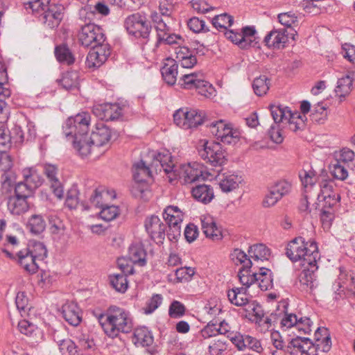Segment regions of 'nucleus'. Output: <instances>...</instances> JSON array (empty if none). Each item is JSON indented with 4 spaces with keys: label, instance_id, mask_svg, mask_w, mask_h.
<instances>
[{
    "label": "nucleus",
    "instance_id": "nucleus-35",
    "mask_svg": "<svg viewBox=\"0 0 355 355\" xmlns=\"http://www.w3.org/2000/svg\"><path fill=\"white\" fill-rule=\"evenodd\" d=\"M27 227L32 234L37 235L44 231L46 228V221L42 216L34 214L29 218Z\"/></svg>",
    "mask_w": 355,
    "mask_h": 355
},
{
    "label": "nucleus",
    "instance_id": "nucleus-51",
    "mask_svg": "<svg viewBox=\"0 0 355 355\" xmlns=\"http://www.w3.org/2000/svg\"><path fill=\"white\" fill-rule=\"evenodd\" d=\"M310 117L313 122L318 124L323 123L327 117V112L326 107L320 104H318L311 111Z\"/></svg>",
    "mask_w": 355,
    "mask_h": 355
},
{
    "label": "nucleus",
    "instance_id": "nucleus-20",
    "mask_svg": "<svg viewBox=\"0 0 355 355\" xmlns=\"http://www.w3.org/2000/svg\"><path fill=\"white\" fill-rule=\"evenodd\" d=\"M340 199V196L333 195L331 198H321L318 199V209L321 211V220L323 223L330 222L333 218V211L332 208L339 202Z\"/></svg>",
    "mask_w": 355,
    "mask_h": 355
},
{
    "label": "nucleus",
    "instance_id": "nucleus-10",
    "mask_svg": "<svg viewBox=\"0 0 355 355\" xmlns=\"http://www.w3.org/2000/svg\"><path fill=\"white\" fill-rule=\"evenodd\" d=\"M209 128L211 134L224 144H232L239 141V131L234 130L230 124L223 120L211 123Z\"/></svg>",
    "mask_w": 355,
    "mask_h": 355
},
{
    "label": "nucleus",
    "instance_id": "nucleus-5",
    "mask_svg": "<svg viewBox=\"0 0 355 355\" xmlns=\"http://www.w3.org/2000/svg\"><path fill=\"white\" fill-rule=\"evenodd\" d=\"M127 32L137 38L148 39L152 26L146 17L141 12L128 15L124 21Z\"/></svg>",
    "mask_w": 355,
    "mask_h": 355
},
{
    "label": "nucleus",
    "instance_id": "nucleus-41",
    "mask_svg": "<svg viewBox=\"0 0 355 355\" xmlns=\"http://www.w3.org/2000/svg\"><path fill=\"white\" fill-rule=\"evenodd\" d=\"M352 85V79L349 76L339 78L335 89L336 95L340 97H345L351 92Z\"/></svg>",
    "mask_w": 355,
    "mask_h": 355
},
{
    "label": "nucleus",
    "instance_id": "nucleus-33",
    "mask_svg": "<svg viewBox=\"0 0 355 355\" xmlns=\"http://www.w3.org/2000/svg\"><path fill=\"white\" fill-rule=\"evenodd\" d=\"M248 254L254 261H263L268 260L270 256V250L264 244L259 243L250 246Z\"/></svg>",
    "mask_w": 355,
    "mask_h": 355
},
{
    "label": "nucleus",
    "instance_id": "nucleus-29",
    "mask_svg": "<svg viewBox=\"0 0 355 355\" xmlns=\"http://www.w3.org/2000/svg\"><path fill=\"white\" fill-rule=\"evenodd\" d=\"M128 257L132 262L139 263L140 266H144L146 263V252L141 243H133L129 247Z\"/></svg>",
    "mask_w": 355,
    "mask_h": 355
},
{
    "label": "nucleus",
    "instance_id": "nucleus-12",
    "mask_svg": "<svg viewBox=\"0 0 355 355\" xmlns=\"http://www.w3.org/2000/svg\"><path fill=\"white\" fill-rule=\"evenodd\" d=\"M145 228L150 238L157 243H162L165 238L166 225L155 215L146 218Z\"/></svg>",
    "mask_w": 355,
    "mask_h": 355
},
{
    "label": "nucleus",
    "instance_id": "nucleus-40",
    "mask_svg": "<svg viewBox=\"0 0 355 355\" xmlns=\"http://www.w3.org/2000/svg\"><path fill=\"white\" fill-rule=\"evenodd\" d=\"M55 55L60 62L71 64L74 62V58L71 52L65 45L56 46L55 49Z\"/></svg>",
    "mask_w": 355,
    "mask_h": 355
},
{
    "label": "nucleus",
    "instance_id": "nucleus-55",
    "mask_svg": "<svg viewBox=\"0 0 355 355\" xmlns=\"http://www.w3.org/2000/svg\"><path fill=\"white\" fill-rule=\"evenodd\" d=\"M101 208V211L100 212L101 218L106 221L112 220L119 214V209L116 206L111 205V206H103Z\"/></svg>",
    "mask_w": 355,
    "mask_h": 355
},
{
    "label": "nucleus",
    "instance_id": "nucleus-22",
    "mask_svg": "<svg viewBox=\"0 0 355 355\" xmlns=\"http://www.w3.org/2000/svg\"><path fill=\"white\" fill-rule=\"evenodd\" d=\"M62 313L64 320L74 327L78 326L81 322L80 309L76 303L67 302L62 307Z\"/></svg>",
    "mask_w": 355,
    "mask_h": 355
},
{
    "label": "nucleus",
    "instance_id": "nucleus-25",
    "mask_svg": "<svg viewBox=\"0 0 355 355\" xmlns=\"http://www.w3.org/2000/svg\"><path fill=\"white\" fill-rule=\"evenodd\" d=\"M7 206L10 212L13 215H20L27 211L29 209L28 200L15 196L8 197Z\"/></svg>",
    "mask_w": 355,
    "mask_h": 355
},
{
    "label": "nucleus",
    "instance_id": "nucleus-26",
    "mask_svg": "<svg viewBox=\"0 0 355 355\" xmlns=\"http://www.w3.org/2000/svg\"><path fill=\"white\" fill-rule=\"evenodd\" d=\"M201 223L202 229L207 237L211 239L213 241H218L222 239V232L218 228L212 218L205 217L201 219Z\"/></svg>",
    "mask_w": 355,
    "mask_h": 355
},
{
    "label": "nucleus",
    "instance_id": "nucleus-34",
    "mask_svg": "<svg viewBox=\"0 0 355 355\" xmlns=\"http://www.w3.org/2000/svg\"><path fill=\"white\" fill-rule=\"evenodd\" d=\"M24 250H28L29 253L37 261H42L47 255V250L45 245L42 243L35 240L30 241L27 248Z\"/></svg>",
    "mask_w": 355,
    "mask_h": 355
},
{
    "label": "nucleus",
    "instance_id": "nucleus-45",
    "mask_svg": "<svg viewBox=\"0 0 355 355\" xmlns=\"http://www.w3.org/2000/svg\"><path fill=\"white\" fill-rule=\"evenodd\" d=\"M250 336V335L242 334L240 332L228 334V338H230L239 350H245L247 349Z\"/></svg>",
    "mask_w": 355,
    "mask_h": 355
},
{
    "label": "nucleus",
    "instance_id": "nucleus-9",
    "mask_svg": "<svg viewBox=\"0 0 355 355\" xmlns=\"http://www.w3.org/2000/svg\"><path fill=\"white\" fill-rule=\"evenodd\" d=\"M200 156L214 166H220L227 162L226 153L218 142L205 141L202 148L198 150Z\"/></svg>",
    "mask_w": 355,
    "mask_h": 355
},
{
    "label": "nucleus",
    "instance_id": "nucleus-60",
    "mask_svg": "<svg viewBox=\"0 0 355 355\" xmlns=\"http://www.w3.org/2000/svg\"><path fill=\"white\" fill-rule=\"evenodd\" d=\"M10 131L3 127L0 128V150L9 149L12 144Z\"/></svg>",
    "mask_w": 355,
    "mask_h": 355
},
{
    "label": "nucleus",
    "instance_id": "nucleus-64",
    "mask_svg": "<svg viewBox=\"0 0 355 355\" xmlns=\"http://www.w3.org/2000/svg\"><path fill=\"white\" fill-rule=\"evenodd\" d=\"M194 273V269L190 267L180 268L175 270V276L178 282L188 281Z\"/></svg>",
    "mask_w": 355,
    "mask_h": 355
},
{
    "label": "nucleus",
    "instance_id": "nucleus-63",
    "mask_svg": "<svg viewBox=\"0 0 355 355\" xmlns=\"http://www.w3.org/2000/svg\"><path fill=\"white\" fill-rule=\"evenodd\" d=\"M12 167V160L6 150H0V170L6 172Z\"/></svg>",
    "mask_w": 355,
    "mask_h": 355
},
{
    "label": "nucleus",
    "instance_id": "nucleus-54",
    "mask_svg": "<svg viewBox=\"0 0 355 355\" xmlns=\"http://www.w3.org/2000/svg\"><path fill=\"white\" fill-rule=\"evenodd\" d=\"M320 193L318 196V199L321 198H331L333 195L340 196L339 193L334 189L332 182L322 181L320 184Z\"/></svg>",
    "mask_w": 355,
    "mask_h": 355
},
{
    "label": "nucleus",
    "instance_id": "nucleus-50",
    "mask_svg": "<svg viewBox=\"0 0 355 355\" xmlns=\"http://www.w3.org/2000/svg\"><path fill=\"white\" fill-rule=\"evenodd\" d=\"M34 191L31 186H28L25 182H19L15 185V196L28 200L33 194Z\"/></svg>",
    "mask_w": 355,
    "mask_h": 355
},
{
    "label": "nucleus",
    "instance_id": "nucleus-62",
    "mask_svg": "<svg viewBox=\"0 0 355 355\" xmlns=\"http://www.w3.org/2000/svg\"><path fill=\"white\" fill-rule=\"evenodd\" d=\"M162 302V297L159 294H155L146 302V307L145 308V313H152Z\"/></svg>",
    "mask_w": 355,
    "mask_h": 355
},
{
    "label": "nucleus",
    "instance_id": "nucleus-28",
    "mask_svg": "<svg viewBox=\"0 0 355 355\" xmlns=\"http://www.w3.org/2000/svg\"><path fill=\"white\" fill-rule=\"evenodd\" d=\"M153 336L146 327L137 328L135 330L132 343L137 346L148 347L153 343Z\"/></svg>",
    "mask_w": 355,
    "mask_h": 355
},
{
    "label": "nucleus",
    "instance_id": "nucleus-59",
    "mask_svg": "<svg viewBox=\"0 0 355 355\" xmlns=\"http://www.w3.org/2000/svg\"><path fill=\"white\" fill-rule=\"evenodd\" d=\"M232 260L236 265L241 264L242 268H245L246 261H252L248 258V255L241 250L235 249L230 254Z\"/></svg>",
    "mask_w": 355,
    "mask_h": 355
},
{
    "label": "nucleus",
    "instance_id": "nucleus-47",
    "mask_svg": "<svg viewBox=\"0 0 355 355\" xmlns=\"http://www.w3.org/2000/svg\"><path fill=\"white\" fill-rule=\"evenodd\" d=\"M15 303L21 316L27 315L28 311L31 309V306L28 303V298L25 292L20 291L17 293Z\"/></svg>",
    "mask_w": 355,
    "mask_h": 355
},
{
    "label": "nucleus",
    "instance_id": "nucleus-46",
    "mask_svg": "<svg viewBox=\"0 0 355 355\" xmlns=\"http://www.w3.org/2000/svg\"><path fill=\"white\" fill-rule=\"evenodd\" d=\"M336 161L354 169L355 168V153L349 148H343L340 153L339 158Z\"/></svg>",
    "mask_w": 355,
    "mask_h": 355
},
{
    "label": "nucleus",
    "instance_id": "nucleus-30",
    "mask_svg": "<svg viewBox=\"0 0 355 355\" xmlns=\"http://www.w3.org/2000/svg\"><path fill=\"white\" fill-rule=\"evenodd\" d=\"M243 181L241 176L236 174H228L220 180L219 186L223 192H230L236 189Z\"/></svg>",
    "mask_w": 355,
    "mask_h": 355
},
{
    "label": "nucleus",
    "instance_id": "nucleus-2",
    "mask_svg": "<svg viewBox=\"0 0 355 355\" xmlns=\"http://www.w3.org/2000/svg\"><path fill=\"white\" fill-rule=\"evenodd\" d=\"M161 168L168 175L169 181L180 179L183 184H191L200 178L204 179L202 167L198 163H189L176 165L173 163L172 156L168 151L158 153L153 166Z\"/></svg>",
    "mask_w": 355,
    "mask_h": 355
},
{
    "label": "nucleus",
    "instance_id": "nucleus-53",
    "mask_svg": "<svg viewBox=\"0 0 355 355\" xmlns=\"http://www.w3.org/2000/svg\"><path fill=\"white\" fill-rule=\"evenodd\" d=\"M188 27L193 33H206L209 29L206 26L205 21L200 19L198 17H193L191 18L187 23Z\"/></svg>",
    "mask_w": 355,
    "mask_h": 355
},
{
    "label": "nucleus",
    "instance_id": "nucleus-43",
    "mask_svg": "<svg viewBox=\"0 0 355 355\" xmlns=\"http://www.w3.org/2000/svg\"><path fill=\"white\" fill-rule=\"evenodd\" d=\"M278 19L281 24L284 25L287 28H290V35H292L293 40H295L294 35L297 32L291 28L293 24H295L297 21V17L295 13L292 12H283L278 15Z\"/></svg>",
    "mask_w": 355,
    "mask_h": 355
},
{
    "label": "nucleus",
    "instance_id": "nucleus-4",
    "mask_svg": "<svg viewBox=\"0 0 355 355\" xmlns=\"http://www.w3.org/2000/svg\"><path fill=\"white\" fill-rule=\"evenodd\" d=\"M286 254L293 262L300 261L302 266L317 262L320 257L317 243L313 241L306 242L302 236L288 243Z\"/></svg>",
    "mask_w": 355,
    "mask_h": 355
},
{
    "label": "nucleus",
    "instance_id": "nucleus-3",
    "mask_svg": "<svg viewBox=\"0 0 355 355\" xmlns=\"http://www.w3.org/2000/svg\"><path fill=\"white\" fill-rule=\"evenodd\" d=\"M99 322L105 333L110 337H116L119 332L129 333L133 328L130 313L116 306H110L107 313L101 315Z\"/></svg>",
    "mask_w": 355,
    "mask_h": 355
},
{
    "label": "nucleus",
    "instance_id": "nucleus-7",
    "mask_svg": "<svg viewBox=\"0 0 355 355\" xmlns=\"http://www.w3.org/2000/svg\"><path fill=\"white\" fill-rule=\"evenodd\" d=\"M180 85L187 89H195L199 94L206 98L210 97L215 92L212 85L196 73L183 75L179 81Z\"/></svg>",
    "mask_w": 355,
    "mask_h": 355
},
{
    "label": "nucleus",
    "instance_id": "nucleus-1",
    "mask_svg": "<svg viewBox=\"0 0 355 355\" xmlns=\"http://www.w3.org/2000/svg\"><path fill=\"white\" fill-rule=\"evenodd\" d=\"M90 120V115L83 112L68 118L62 127L64 135L71 140L82 157H87L92 153L96 155L101 153L98 150L107 145L111 138L110 130L103 124H98L88 137Z\"/></svg>",
    "mask_w": 355,
    "mask_h": 355
},
{
    "label": "nucleus",
    "instance_id": "nucleus-14",
    "mask_svg": "<svg viewBox=\"0 0 355 355\" xmlns=\"http://www.w3.org/2000/svg\"><path fill=\"white\" fill-rule=\"evenodd\" d=\"M125 105L119 103H106L98 105L94 109V113L101 119L105 121H114L119 119L123 114Z\"/></svg>",
    "mask_w": 355,
    "mask_h": 355
},
{
    "label": "nucleus",
    "instance_id": "nucleus-37",
    "mask_svg": "<svg viewBox=\"0 0 355 355\" xmlns=\"http://www.w3.org/2000/svg\"><path fill=\"white\" fill-rule=\"evenodd\" d=\"M163 217L167 224H172L173 222L182 223L183 214L178 207L168 206L164 209Z\"/></svg>",
    "mask_w": 355,
    "mask_h": 355
},
{
    "label": "nucleus",
    "instance_id": "nucleus-52",
    "mask_svg": "<svg viewBox=\"0 0 355 355\" xmlns=\"http://www.w3.org/2000/svg\"><path fill=\"white\" fill-rule=\"evenodd\" d=\"M330 169L332 175L338 180H344L348 176L346 166L339 162L336 161L334 164H332Z\"/></svg>",
    "mask_w": 355,
    "mask_h": 355
},
{
    "label": "nucleus",
    "instance_id": "nucleus-39",
    "mask_svg": "<svg viewBox=\"0 0 355 355\" xmlns=\"http://www.w3.org/2000/svg\"><path fill=\"white\" fill-rule=\"evenodd\" d=\"M270 80L266 76H260L254 80L252 87L257 96H263L267 93L270 88Z\"/></svg>",
    "mask_w": 355,
    "mask_h": 355
},
{
    "label": "nucleus",
    "instance_id": "nucleus-58",
    "mask_svg": "<svg viewBox=\"0 0 355 355\" xmlns=\"http://www.w3.org/2000/svg\"><path fill=\"white\" fill-rule=\"evenodd\" d=\"M225 37L234 44H237L241 49H246V44L243 40V37H241V33L234 32L232 30H227L224 32Z\"/></svg>",
    "mask_w": 355,
    "mask_h": 355
},
{
    "label": "nucleus",
    "instance_id": "nucleus-31",
    "mask_svg": "<svg viewBox=\"0 0 355 355\" xmlns=\"http://www.w3.org/2000/svg\"><path fill=\"white\" fill-rule=\"evenodd\" d=\"M252 266V261H246V265L245 268H241L238 273V277L239 278L240 282L245 286L247 288L250 287V285L256 282L257 280L256 277V272H253L251 273L250 268Z\"/></svg>",
    "mask_w": 355,
    "mask_h": 355
},
{
    "label": "nucleus",
    "instance_id": "nucleus-57",
    "mask_svg": "<svg viewBox=\"0 0 355 355\" xmlns=\"http://www.w3.org/2000/svg\"><path fill=\"white\" fill-rule=\"evenodd\" d=\"M78 15L80 20L82 21L85 24L91 23L95 17V11L93 10V8L90 5H86L79 10Z\"/></svg>",
    "mask_w": 355,
    "mask_h": 355
},
{
    "label": "nucleus",
    "instance_id": "nucleus-44",
    "mask_svg": "<svg viewBox=\"0 0 355 355\" xmlns=\"http://www.w3.org/2000/svg\"><path fill=\"white\" fill-rule=\"evenodd\" d=\"M320 332L323 334L322 339L320 341H315V352L319 350L322 352H328L331 348V340L328 329H320Z\"/></svg>",
    "mask_w": 355,
    "mask_h": 355
},
{
    "label": "nucleus",
    "instance_id": "nucleus-6",
    "mask_svg": "<svg viewBox=\"0 0 355 355\" xmlns=\"http://www.w3.org/2000/svg\"><path fill=\"white\" fill-rule=\"evenodd\" d=\"M80 26L78 40L83 46L94 48L106 44L105 35L100 26L93 23Z\"/></svg>",
    "mask_w": 355,
    "mask_h": 355
},
{
    "label": "nucleus",
    "instance_id": "nucleus-21",
    "mask_svg": "<svg viewBox=\"0 0 355 355\" xmlns=\"http://www.w3.org/2000/svg\"><path fill=\"white\" fill-rule=\"evenodd\" d=\"M175 61L178 62L183 68L191 69L197 63V59L189 48L184 46H180L175 48Z\"/></svg>",
    "mask_w": 355,
    "mask_h": 355
},
{
    "label": "nucleus",
    "instance_id": "nucleus-61",
    "mask_svg": "<svg viewBox=\"0 0 355 355\" xmlns=\"http://www.w3.org/2000/svg\"><path fill=\"white\" fill-rule=\"evenodd\" d=\"M181 223L173 222L172 224H168V231L167 237L171 241H177L181 236Z\"/></svg>",
    "mask_w": 355,
    "mask_h": 355
},
{
    "label": "nucleus",
    "instance_id": "nucleus-38",
    "mask_svg": "<svg viewBox=\"0 0 355 355\" xmlns=\"http://www.w3.org/2000/svg\"><path fill=\"white\" fill-rule=\"evenodd\" d=\"M233 22V17L227 13L216 15L211 20V24L214 27L218 30L222 29L224 32L227 31V27L231 26Z\"/></svg>",
    "mask_w": 355,
    "mask_h": 355
},
{
    "label": "nucleus",
    "instance_id": "nucleus-19",
    "mask_svg": "<svg viewBox=\"0 0 355 355\" xmlns=\"http://www.w3.org/2000/svg\"><path fill=\"white\" fill-rule=\"evenodd\" d=\"M63 13L62 8L55 4H51L48 9L41 15V20L50 28L58 27L62 21Z\"/></svg>",
    "mask_w": 355,
    "mask_h": 355
},
{
    "label": "nucleus",
    "instance_id": "nucleus-17",
    "mask_svg": "<svg viewBox=\"0 0 355 355\" xmlns=\"http://www.w3.org/2000/svg\"><path fill=\"white\" fill-rule=\"evenodd\" d=\"M157 155H153L154 158L150 166H146L145 162L141 160L139 162L135 163L132 167V175L134 180L137 182H142L146 181L147 178H151L152 169H155L156 172L158 171L160 172L163 170L159 164L157 167L153 166V162L155 160Z\"/></svg>",
    "mask_w": 355,
    "mask_h": 355
},
{
    "label": "nucleus",
    "instance_id": "nucleus-32",
    "mask_svg": "<svg viewBox=\"0 0 355 355\" xmlns=\"http://www.w3.org/2000/svg\"><path fill=\"white\" fill-rule=\"evenodd\" d=\"M256 277L257 279L256 282H258L259 286L262 291H267L272 287V272L270 270L260 267L259 272H256Z\"/></svg>",
    "mask_w": 355,
    "mask_h": 355
},
{
    "label": "nucleus",
    "instance_id": "nucleus-36",
    "mask_svg": "<svg viewBox=\"0 0 355 355\" xmlns=\"http://www.w3.org/2000/svg\"><path fill=\"white\" fill-rule=\"evenodd\" d=\"M24 182L28 186H31V189L35 191V189L42 184V180L38 175L36 170L30 168L23 170Z\"/></svg>",
    "mask_w": 355,
    "mask_h": 355
},
{
    "label": "nucleus",
    "instance_id": "nucleus-16",
    "mask_svg": "<svg viewBox=\"0 0 355 355\" xmlns=\"http://www.w3.org/2000/svg\"><path fill=\"white\" fill-rule=\"evenodd\" d=\"M119 266L121 270V273L110 275L109 279L113 288L118 292L125 293L128 287L126 277L128 275L132 274L134 269L132 266H125L122 263H119Z\"/></svg>",
    "mask_w": 355,
    "mask_h": 355
},
{
    "label": "nucleus",
    "instance_id": "nucleus-42",
    "mask_svg": "<svg viewBox=\"0 0 355 355\" xmlns=\"http://www.w3.org/2000/svg\"><path fill=\"white\" fill-rule=\"evenodd\" d=\"M270 112L275 123L287 121L289 117V114L292 113L287 107H283L280 105H271Z\"/></svg>",
    "mask_w": 355,
    "mask_h": 355
},
{
    "label": "nucleus",
    "instance_id": "nucleus-24",
    "mask_svg": "<svg viewBox=\"0 0 355 355\" xmlns=\"http://www.w3.org/2000/svg\"><path fill=\"white\" fill-rule=\"evenodd\" d=\"M193 197L204 204L209 203L214 198V189L210 185L199 184L191 190Z\"/></svg>",
    "mask_w": 355,
    "mask_h": 355
},
{
    "label": "nucleus",
    "instance_id": "nucleus-15",
    "mask_svg": "<svg viewBox=\"0 0 355 355\" xmlns=\"http://www.w3.org/2000/svg\"><path fill=\"white\" fill-rule=\"evenodd\" d=\"M44 173L51 184V189L54 195L61 199L64 195L63 187L58 178V168L57 166L45 164L43 166Z\"/></svg>",
    "mask_w": 355,
    "mask_h": 355
},
{
    "label": "nucleus",
    "instance_id": "nucleus-18",
    "mask_svg": "<svg viewBox=\"0 0 355 355\" xmlns=\"http://www.w3.org/2000/svg\"><path fill=\"white\" fill-rule=\"evenodd\" d=\"M284 28L270 31L264 38V42L269 48L280 49L285 47L288 35Z\"/></svg>",
    "mask_w": 355,
    "mask_h": 355
},
{
    "label": "nucleus",
    "instance_id": "nucleus-23",
    "mask_svg": "<svg viewBox=\"0 0 355 355\" xmlns=\"http://www.w3.org/2000/svg\"><path fill=\"white\" fill-rule=\"evenodd\" d=\"M178 64L175 59L168 58L161 69L164 81L170 85H173L177 80Z\"/></svg>",
    "mask_w": 355,
    "mask_h": 355
},
{
    "label": "nucleus",
    "instance_id": "nucleus-13",
    "mask_svg": "<svg viewBox=\"0 0 355 355\" xmlns=\"http://www.w3.org/2000/svg\"><path fill=\"white\" fill-rule=\"evenodd\" d=\"M110 55V48L108 44L95 46L89 52L86 64L89 68H98L107 60Z\"/></svg>",
    "mask_w": 355,
    "mask_h": 355
},
{
    "label": "nucleus",
    "instance_id": "nucleus-49",
    "mask_svg": "<svg viewBox=\"0 0 355 355\" xmlns=\"http://www.w3.org/2000/svg\"><path fill=\"white\" fill-rule=\"evenodd\" d=\"M286 121L288 123L289 129L293 132L303 129L305 125L302 116L297 112L289 114V117Z\"/></svg>",
    "mask_w": 355,
    "mask_h": 355
},
{
    "label": "nucleus",
    "instance_id": "nucleus-48",
    "mask_svg": "<svg viewBox=\"0 0 355 355\" xmlns=\"http://www.w3.org/2000/svg\"><path fill=\"white\" fill-rule=\"evenodd\" d=\"M78 76L77 73L67 72L63 75L62 79L60 80L59 82L64 89L69 90L78 86Z\"/></svg>",
    "mask_w": 355,
    "mask_h": 355
},
{
    "label": "nucleus",
    "instance_id": "nucleus-11",
    "mask_svg": "<svg viewBox=\"0 0 355 355\" xmlns=\"http://www.w3.org/2000/svg\"><path fill=\"white\" fill-rule=\"evenodd\" d=\"M300 272L297 286L300 290L306 293H311L318 286L315 272L318 270L317 262L306 264Z\"/></svg>",
    "mask_w": 355,
    "mask_h": 355
},
{
    "label": "nucleus",
    "instance_id": "nucleus-8",
    "mask_svg": "<svg viewBox=\"0 0 355 355\" xmlns=\"http://www.w3.org/2000/svg\"><path fill=\"white\" fill-rule=\"evenodd\" d=\"M175 123L185 130L196 128L202 124L204 113L202 111L188 108H180L173 114Z\"/></svg>",
    "mask_w": 355,
    "mask_h": 355
},
{
    "label": "nucleus",
    "instance_id": "nucleus-56",
    "mask_svg": "<svg viewBox=\"0 0 355 355\" xmlns=\"http://www.w3.org/2000/svg\"><path fill=\"white\" fill-rule=\"evenodd\" d=\"M241 37H243V40L245 42L246 49L254 46V42L256 40L255 34L256 30L252 26H245L241 30Z\"/></svg>",
    "mask_w": 355,
    "mask_h": 355
},
{
    "label": "nucleus",
    "instance_id": "nucleus-27",
    "mask_svg": "<svg viewBox=\"0 0 355 355\" xmlns=\"http://www.w3.org/2000/svg\"><path fill=\"white\" fill-rule=\"evenodd\" d=\"M19 263L28 272L35 273L38 269L37 259L24 249L17 252Z\"/></svg>",
    "mask_w": 355,
    "mask_h": 355
}]
</instances>
